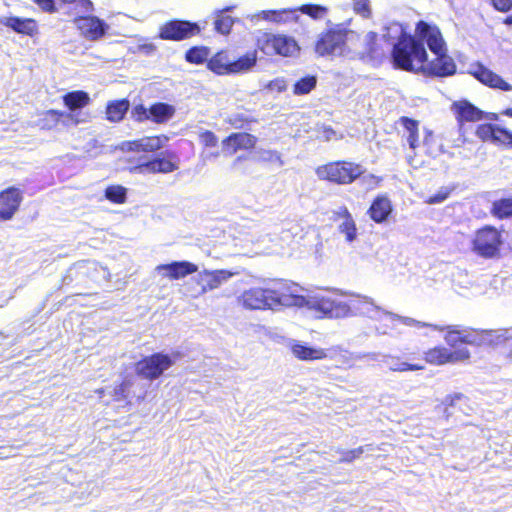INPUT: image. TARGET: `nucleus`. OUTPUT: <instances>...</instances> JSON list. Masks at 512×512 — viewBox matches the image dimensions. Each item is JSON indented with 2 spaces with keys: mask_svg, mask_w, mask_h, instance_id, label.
Masks as SVG:
<instances>
[{
  "mask_svg": "<svg viewBox=\"0 0 512 512\" xmlns=\"http://www.w3.org/2000/svg\"><path fill=\"white\" fill-rule=\"evenodd\" d=\"M418 36L425 40L429 50L435 57L420 66V73L429 77H449L456 73L457 66L454 59L448 55L447 45L441 30L437 25L420 20L415 25Z\"/></svg>",
  "mask_w": 512,
  "mask_h": 512,
  "instance_id": "f257e3e1",
  "label": "nucleus"
},
{
  "mask_svg": "<svg viewBox=\"0 0 512 512\" xmlns=\"http://www.w3.org/2000/svg\"><path fill=\"white\" fill-rule=\"evenodd\" d=\"M239 305L246 310H269L277 307H302L305 297L291 291L285 282H277L271 287H250L237 298Z\"/></svg>",
  "mask_w": 512,
  "mask_h": 512,
  "instance_id": "f03ea898",
  "label": "nucleus"
},
{
  "mask_svg": "<svg viewBox=\"0 0 512 512\" xmlns=\"http://www.w3.org/2000/svg\"><path fill=\"white\" fill-rule=\"evenodd\" d=\"M416 327H431L434 330L445 331L444 340L450 348H456L459 344L471 346H497L504 343L507 338L493 329H476L471 327L460 328L456 325L438 327L428 323L412 320Z\"/></svg>",
  "mask_w": 512,
  "mask_h": 512,
  "instance_id": "7ed1b4c3",
  "label": "nucleus"
},
{
  "mask_svg": "<svg viewBox=\"0 0 512 512\" xmlns=\"http://www.w3.org/2000/svg\"><path fill=\"white\" fill-rule=\"evenodd\" d=\"M424 43L425 40L416 33H401L390 54L393 67L406 72L420 73V66L428 57Z\"/></svg>",
  "mask_w": 512,
  "mask_h": 512,
  "instance_id": "20e7f679",
  "label": "nucleus"
},
{
  "mask_svg": "<svg viewBox=\"0 0 512 512\" xmlns=\"http://www.w3.org/2000/svg\"><path fill=\"white\" fill-rule=\"evenodd\" d=\"M257 63L256 50L235 57L229 49H221L207 61V69L216 75H236L249 71Z\"/></svg>",
  "mask_w": 512,
  "mask_h": 512,
  "instance_id": "39448f33",
  "label": "nucleus"
},
{
  "mask_svg": "<svg viewBox=\"0 0 512 512\" xmlns=\"http://www.w3.org/2000/svg\"><path fill=\"white\" fill-rule=\"evenodd\" d=\"M361 164L354 161L341 159L329 161L325 164L319 165L315 169L317 177L328 183L335 185L345 186L351 185L359 180L364 173Z\"/></svg>",
  "mask_w": 512,
  "mask_h": 512,
  "instance_id": "423d86ee",
  "label": "nucleus"
},
{
  "mask_svg": "<svg viewBox=\"0 0 512 512\" xmlns=\"http://www.w3.org/2000/svg\"><path fill=\"white\" fill-rule=\"evenodd\" d=\"M504 229L485 224L476 229L471 239V250L484 259L496 258L504 245Z\"/></svg>",
  "mask_w": 512,
  "mask_h": 512,
  "instance_id": "0eeeda50",
  "label": "nucleus"
},
{
  "mask_svg": "<svg viewBox=\"0 0 512 512\" xmlns=\"http://www.w3.org/2000/svg\"><path fill=\"white\" fill-rule=\"evenodd\" d=\"M349 30L334 25L323 30L315 44L314 51L320 57L342 56L347 52Z\"/></svg>",
  "mask_w": 512,
  "mask_h": 512,
  "instance_id": "6e6552de",
  "label": "nucleus"
},
{
  "mask_svg": "<svg viewBox=\"0 0 512 512\" xmlns=\"http://www.w3.org/2000/svg\"><path fill=\"white\" fill-rule=\"evenodd\" d=\"M256 51L259 50L266 56L291 57L299 52L297 41L285 34L271 32L261 33L255 40Z\"/></svg>",
  "mask_w": 512,
  "mask_h": 512,
  "instance_id": "1a4fd4ad",
  "label": "nucleus"
},
{
  "mask_svg": "<svg viewBox=\"0 0 512 512\" xmlns=\"http://www.w3.org/2000/svg\"><path fill=\"white\" fill-rule=\"evenodd\" d=\"M128 162V171L132 174H170L179 169V158L175 152H166L145 161L128 159Z\"/></svg>",
  "mask_w": 512,
  "mask_h": 512,
  "instance_id": "9d476101",
  "label": "nucleus"
},
{
  "mask_svg": "<svg viewBox=\"0 0 512 512\" xmlns=\"http://www.w3.org/2000/svg\"><path fill=\"white\" fill-rule=\"evenodd\" d=\"M451 110L455 116L459 137L455 141L456 147H465L472 144V140L466 135V122H478L484 118V112L466 99L454 101Z\"/></svg>",
  "mask_w": 512,
  "mask_h": 512,
  "instance_id": "9b49d317",
  "label": "nucleus"
},
{
  "mask_svg": "<svg viewBox=\"0 0 512 512\" xmlns=\"http://www.w3.org/2000/svg\"><path fill=\"white\" fill-rule=\"evenodd\" d=\"M232 275L227 270H203L190 280L186 291L191 298H198L208 291L219 288Z\"/></svg>",
  "mask_w": 512,
  "mask_h": 512,
  "instance_id": "f8f14e48",
  "label": "nucleus"
},
{
  "mask_svg": "<svg viewBox=\"0 0 512 512\" xmlns=\"http://www.w3.org/2000/svg\"><path fill=\"white\" fill-rule=\"evenodd\" d=\"M174 364L173 359L161 352L145 356L136 363V374L148 381H154Z\"/></svg>",
  "mask_w": 512,
  "mask_h": 512,
  "instance_id": "ddd939ff",
  "label": "nucleus"
},
{
  "mask_svg": "<svg viewBox=\"0 0 512 512\" xmlns=\"http://www.w3.org/2000/svg\"><path fill=\"white\" fill-rule=\"evenodd\" d=\"M471 358V353L467 348H457L451 350L443 345H436L428 348L423 353L424 364L431 366H443L465 362Z\"/></svg>",
  "mask_w": 512,
  "mask_h": 512,
  "instance_id": "4468645a",
  "label": "nucleus"
},
{
  "mask_svg": "<svg viewBox=\"0 0 512 512\" xmlns=\"http://www.w3.org/2000/svg\"><path fill=\"white\" fill-rule=\"evenodd\" d=\"M309 307L326 318H345L352 315L348 303L334 299L330 296H316L311 301H306Z\"/></svg>",
  "mask_w": 512,
  "mask_h": 512,
  "instance_id": "2eb2a0df",
  "label": "nucleus"
},
{
  "mask_svg": "<svg viewBox=\"0 0 512 512\" xmlns=\"http://www.w3.org/2000/svg\"><path fill=\"white\" fill-rule=\"evenodd\" d=\"M200 33L197 23L186 20H170L164 23L159 31V38L162 40L182 41L196 36Z\"/></svg>",
  "mask_w": 512,
  "mask_h": 512,
  "instance_id": "dca6fc26",
  "label": "nucleus"
},
{
  "mask_svg": "<svg viewBox=\"0 0 512 512\" xmlns=\"http://www.w3.org/2000/svg\"><path fill=\"white\" fill-rule=\"evenodd\" d=\"M169 137L165 134L143 136L140 138L126 140L120 144V149L127 153H150L160 151L168 142Z\"/></svg>",
  "mask_w": 512,
  "mask_h": 512,
  "instance_id": "f3484780",
  "label": "nucleus"
},
{
  "mask_svg": "<svg viewBox=\"0 0 512 512\" xmlns=\"http://www.w3.org/2000/svg\"><path fill=\"white\" fill-rule=\"evenodd\" d=\"M468 74L488 88L501 91H512V85L510 83L480 61L470 64Z\"/></svg>",
  "mask_w": 512,
  "mask_h": 512,
  "instance_id": "a211bd4d",
  "label": "nucleus"
},
{
  "mask_svg": "<svg viewBox=\"0 0 512 512\" xmlns=\"http://www.w3.org/2000/svg\"><path fill=\"white\" fill-rule=\"evenodd\" d=\"M258 138L248 132H233L222 139L225 155H233L239 150L252 151L256 148Z\"/></svg>",
  "mask_w": 512,
  "mask_h": 512,
  "instance_id": "6ab92c4d",
  "label": "nucleus"
},
{
  "mask_svg": "<svg viewBox=\"0 0 512 512\" xmlns=\"http://www.w3.org/2000/svg\"><path fill=\"white\" fill-rule=\"evenodd\" d=\"M23 200L22 191L10 186L0 191V222L11 220L18 211Z\"/></svg>",
  "mask_w": 512,
  "mask_h": 512,
  "instance_id": "aec40b11",
  "label": "nucleus"
},
{
  "mask_svg": "<svg viewBox=\"0 0 512 512\" xmlns=\"http://www.w3.org/2000/svg\"><path fill=\"white\" fill-rule=\"evenodd\" d=\"M156 270L161 273V276L170 281L183 279L198 271V266L190 261H173L167 264H160Z\"/></svg>",
  "mask_w": 512,
  "mask_h": 512,
  "instance_id": "412c9836",
  "label": "nucleus"
},
{
  "mask_svg": "<svg viewBox=\"0 0 512 512\" xmlns=\"http://www.w3.org/2000/svg\"><path fill=\"white\" fill-rule=\"evenodd\" d=\"M394 211L391 199L385 193L376 195L367 210L368 217L376 224L387 222Z\"/></svg>",
  "mask_w": 512,
  "mask_h": 512,
  "instance_id": "4be33fe9",
  "label": "nucleus"
},
{
  "mask_svg": "<svg viewBox=\"0 0 512 512\" xmlns=\"http://www.w3.org/2000/svg\"><path fill=\"white\" fill-rule=\"evenodd\" d=\"M75 23L81 34L91 41L102 38L108 29V25L103 20L91 15L77 17Z\"/></svg>",
  "mask_w": 512,
  "mask_h": 512,
  "instance_id": "5701e85b",
  "label": "nucleus"
},
{
  "mask_svg": "<svg viewBox=\"0 0 512 512\" xmlns=\"http://www.w3.org/2000/svg\"><path fill=\"white\" fill-rule=\"evenodd\" d=\"M387 363L393 372L419 371L425 368L423 356H419L416 352L406 353L405 360H402L400 356L389 355Z\"/></svg>",
  "mask_w": 512,
  "mask_h": 512,
  "instance_id": "b1692460",
  "label": "nucleus"
},
{
  "mask_svg": "<svg viewBox=\"0 0 512 512\" xmlns=\"http://www.w3.org/2000/svg\"><path fill=\"white\" fill-rule=\"evenodd\" d=\"M386 53L379 44V35L375 31H369L365 36V46L360 59L369 61L373 64H381L385 59Z\"/></svg>",
  "mask_w": 512,
  "mask_h": 512,
  "instance_id": "393cba45",
  "label": "nucleus"
},
{
  "mask_svg": "<svg viewBox=\"0 0 512 512\" xmlns=\"http://www.w3.org/2000/svg\"><path fill=\"white\" fill-rule=\"evenodd\" d=\"M0 23L21 35L35 37L39 34L38 22L33 18L10 16L2 19Z\"/></svg>",
  "mask_w": 512,
  "mask_h": 512,
  "instance_id": "a878e982",
  "label": "nucleus"
},
{
  "mask_svg": "<svg viewBox=\"0 0 512 512\" xmlns=\"http://www.w3.org/2000/svg\"><path fill=\"white\" fill-rule=\"evenodd\" d=\"M41 128L45 130H51L55 128L60 122L64 124H73L78 125L83 122L82 119L78 117L77 114L66 113L64 111L50 109L43 113V117L41 118Z\"/></svg>",
  "mask_w": 512,
  "mask_h": 512,
  "instance_id": "bb28decb",
  "label": "nucleus"
},
{
  "mask_svg": "<svg viewBox=\"0 0 512 512\" xmlns=\"http://www.w3.org/2000/svg\"><path fill=\"white\" fill-rule=\"evenodd\" d=\"M335 221L342 220L338 226V231L345 236L347 242H353L357 238V226L352 214L346 206L340 207L333 214Z\"/></svg>",
  "mask_w": 512,
  "mask_h": 512,
  "instance_id": "cd10ccee",
  "label": "nucleus"
},
{
  "mask_svg": "<svg viewBox=\"0 0 512 512\" xmlns=\"http://www.w3.org/2000/svg\"><path fill=\"white\" fill-rule=\"evenodd\" d=\"M290 350L293 356L301 361L322 360L328 357L325 349L313 348L298 341L291 344Z\"/></svg>",
  "mask_w": 512,
  "mask_h": 512,
  "instance_id": "c85d7f7f",
  "label": "nucleus"
},
{
  "mask_svg": "<svg viewBox=\"0 0 512 512\" xmlns=\"http://www.w3.org/2000/svg\"><path fill=\"white\" fill-rule=\"evenodd\" d=\"M62 101L64 106L69 110L68 113L75 114V111L88 106L91 103V98L86 91L74 90L64 94Z\"/></svg>",
  "mask_w": 512,
  "mask_h": 512,
  "instance_id": "c756f323",
  "label": "nucleus"
},
{
  "mask_svg": "<svg viewBox=\"0 0 512 512\" xmlns=\"http://www.w3.org/2000/svg\"><path fill=\"white\" fill-rule=\"evenodd\" d=\"M130 108L127 98L108 101L105 109V118L111 123L122 121Z\"/></svg>",
  "mask_w": 512,
  "mask_h": 512,
  "instance_id": "7c9ffc66",
  "label": "nucleus"
},
{
  "mask_svg": "<svg viewBox=\"0 0 512 512\" xmlns=\"http://www.w3.org/2000/svg\"><path fill=\"white\" fill-rule=\"evenodd\" d=\"M176 109L166 102H155L149 107L150 121L155 124H165L175 115Z\"/></svg>",
  "mask_w": 512,
  "mask_h": 512,
  "instance_id": "2f4dec72",
  "label": "nucleus"
},
{
  "mask_svg": "<svg viewBox=\"0 0 512 512\" xmlns=\"http://www.w3.org/2000/svg\"><path fill=\"white\" fill-rule=\"evenodd\" d=\"M133 386V380L126 378L123 379L119 384L115 385L112 391V398L115 402H124L127 405L132 403L131 399V388ZM137 403L142 402L145 399V393L134 396Z\"/></svg>",
  "mask_w": 512,
  "mask_h": 512,
  "instance_id": "473e14b6",
  "label": "nucleus"
},
{
  "mask_svg": "<svg viewBox=\"0 0 512 512\" xmlns=\"http://www.w3.org/2000/svg\"><path fill=\"white\" fill-rule=\"evenodd\" d=\"M236 6H227L215 13L214 29L220 34L228 35L234 25V18L227 14V12L233 10Z\"/></svg>",
  "mask_w": 512,
  "mask_h": 512,
  "instance_id": "72a5a7b5",
  "label": "nucleus"
},
{
  "mask_svg": "<svg viewBox=\"0 0 512 512\" xmlns=\"http://www.w3.org/2000/svg\"><path fill=\"white\" fill-rule=\"evenodd\" d=\"M490 213L498 220L512 218V197H502L493 201Z\"/></svg>",
  "mask_w": 512,
  "mask_h": 512,
  "instance_id": "f704fd0d",
  "label": "nucleus"
},
{
  "mask_svg": "<svg viewBox=\"0 0 512 512\" xmlns=\"http://www.w3.org/2000/svg\"><path fill=\"white\" fill-rule=\"evenodd\" d=\"M399 122L408 132L409 147L415 150L419 146V122L407 116H401Z\"/></svg>",
  "mask_w": 512,
  "mask_h": 512,
  "instance_id": "c9c22d12",
  "label": "nucleus"
},
{
  "mask_svg": "<svg viewBox=\"0 0 512 512\" xmlns=\"http://www.w3.org/2000/svg\"><path fill=\"white\" fill-rule=\"evenodd\" d=\"M209 55L210 49L207 46H193L185 52V60L193 65L207 64Z\"/></svg>",
  "mask_w": 512,
  "mask_h": 512,
  "instance_id": "e433bc0d",
  "label": "nucleus"
},
{
  "mask_svg": "<svg viewBox=\"0 0 512 512\" xmlns=\"http://www.w3.org/2000/svg\"><path fill=\"white\" fill-rule=\"evenodd\" d=\"M316 85L317 77L315 75H306L294 83L292 92L294 95H306L314 90Z\"/></svg>",
  "mask_w": 512,
  "mask_h": 512,
  "instance_id": "4c0bfd02",
  "label": "nucleus"
},
{
  "mask_svg": "<svg viewBox=\"0 0 512 512\" xmlns=\"http://www.w3.org/2000/svg\"><path fill=\"white\" fill-rule=\"evenodd\" d=\"M257 119L254 117L247 116L243 113H235L227 116L225 119V123L228 124L231 128L241 130L245 129L250 124L256 123Z\"/></svg>",
  "mask_w": 512,
  "mask_h": 512,
  "instance_id": "58836bf2",
  "label": "nucleus"
},
{
  "mask_svg": "<svg viewBox=\"0 0 512 512\" xmlns=\"http://www.w3.org/2000/svg\"><path fill=\"white\" fill-rule=\"evenodd\" d=\"M105 198L114 204H123L127 200V189L121 185H110L104 191Z\"/></svg>",
  "mask_w": 512,
  "mask_h": 512,
  "instance_id": "ea45409f",
  "label": "nucleus"
},
{
  "mask_svg": "<svg viewBox=\"0 0 512 512\" xmlns=\"http://www.w3.org/2000/svg\"><path fill=\"white\" fill-rule=\"evenodd\" d=\"M496 124L481 123L475 129V135L482 142H491L494 144Z\"/></svg>",
  "mask_w": 512,
  "mask_h": 512,
  "instance_id": "a19ab883",
  "label": "nucleus"
},
{
  "mask_svg": "<svg viewBox=\"0 0 512 512\" xmlns=\"http://www.w3.org/2000/svg\"><path fill=\"white\" fill-rule=\"evenodd\" d=\"M494 144L512 149V131L496 125Z\"/></svg>",
  "mask_w": 512,
  "mask_h": 512,
  "instance_id": "79ce46f5",
  "label": "nucleus"
},
{
  "mask_svg": "<svg viewBox=\"0 0 512 512\" xmlns=\"http://www.w3.org/2000/svg\"><path fill=\"white\" fill-rule=\"evenodd\" d=\"M257 161L262 164L283 165L281 154L276 150L259 151Z\"/></svg>",
  "mask_w": 512,
  "mask_h": 512,
  "instance_id": "37998d69",
  "label": "nucleus"
},
{
  "mask_svg": "<svg viewBox=\"0 0 512 512\" xmlns=\"http://www.w3.org/2000/svg\"><path fill=\"white\" fill-rule=\"evenodd\" d=\"M301 13L313 19H320L327 14V8L319 4H303L298 9Z\"/></svg>",
  "mask_w": 512,
  "mask_h": 512,
  "instance_id": "c03bdc74",
  "label": "nucleus"
},
{
  "mask_svg": "<svg viewBox=\"0 0 512 512\" xmlns=\"http://www.w3.org/2000/svg\"><path fill=\"white\" fill-rule=\"evenodd\" d=\"M453 190L452 187H441L436 193L428 196L424 202L429 205L442 203L450 197Z\"/></svg>",
  "mask_w": 512,
  "mask_h": 512,
  "instance_id": "a18cd8bd",
  "label": "nucleus"
},
{
  "mask_svg": "<svg viewBox=\"0 0 512 512\" xmlns=\"http://www.w3.org/2000/svg\"><path fill=\"white\" fill-rule=\"evenodd\" d=\"M352 9L355 14L364 19H369L372 16L369 0H352Z\"/></svg>",
  "mask_w": 512,
  "mask_h": 512,
  "instance_id": "49530a36",
  "label": "nucleus"
},
{
  "mask_svg": "<svg viewBox=\"0 0 512 512\" xmlns=\"http://www.w3.org/2000/svg\"><path fill=\"white\" fill-rule=\"evenodd\" d=\"M199 141L204 148H214L218 145V137L211 130H203L198 135Z\"/></svg>",
  "mask_w": 512,
  "mask_h": 512,
  "instance_id": "de8ad7c7",
  "label": "nucleus"
},
{
  "mask_svg": "<svg viewBox=\"0 0 512 512\" xmlns=\"http://www.w3.org/2000/svg\"><path fill=\"white\" fill-rule=\"evenodd\" d=\"M131 117L137 123L150 121L149 107L147 108L143 104L135 105L131 110Z\"/></svg>",
  "mask_w": 512,
  "mask_h": 512,
  "instance_id": "09e8293b",
  "label": "nucleus"
},
{
  "mask_svg": "<svg viewBox=\"0 0 512 512\" xmlns=\"http://www.w3.org/2000/svg\"><path fill=\"white\" fill-rule=\"evenodd\" d=\"M288 13H292V10H265L262 11V18L267 21L281 23L285 20L284 15Z\"/></svg>",
  "mask_w": 512,
  "mask_h": 512,
  "instance_id": "8fccbe9b",
  "label": "nucleus"
},
{
  "mask_svg": "<svg viewBox=\"0 0 512 512\" xmlns=\"http://www.w3.org/2000/svg\"><path fill=\"white\" fill-rule=\"evenodd\" d=\"M364 451H365L364 446H359L355 449L342 451L339 462L340 463H352L356 459L360 458V456L364 453Z\"/></svg>",
  "mask_w": 512,
  "mask_h": 512,
  "instance_id": "3c124183",
  "label": "nucleus"
},
{
  "mask_svg": "<svg viewBox=\"0 0 512 512\" xmlns=\"http://www.w3.org/2000/svg\"><path fill=\"white\" fill-rule=\"evenodd\" d=\"M362 180V183L364 184L365 188L367 190H374L381 186L383 182V177L375 174H362V177L360 178Z\"/></svg>",
  "mask_w": 512,
  "mask_h": 512,
  "instance_id": "603ef678",
  "label": "nucleus"
},
{
  "mask_svg": "<svg viewBox=\"0 0 512 512\" xmlns=\"http://www.w3.org/2000/svg\"><path fill=\"white\" fill-rule=\"evenodd\" d=\"M43 12L54 13L57 11L54 0H32Z\"/></svg>",
  "mask_w": 512,
  "mask_h": 512,
  "instance_id": "864d4df0",
  "label": "nucleus"
},
{
  "mask_svg": "<svg viewBox=\"0 0 512 512\" xmlns=\"http://www.w3.org/2000/svg\"><path fill=\"white\" fill-rule=\"evenodd\" d=\"M267 87L272 91L281 93L287 89V83L283 78H277V79L271 80L268 83Z\"/></svg>",
  "mask_w": 512,
  "mask_h": 512,
  "instance_id": "5fc2aeb1",
  "label": "nucleus"
},
{
  "mask_svg": "<svg viewBox=\"0 0 512 512\" xmlns=\"http://www.w3.org/2000/svg\"><path fill=\"white\" fill-rule=\"evenodd\" d=\"M491 3L500 12H508L512 9V0H491Z\"/></svg>",
  "mask_w": 512,
  "mask_h": 512,
  "instance_id": "6e6d98bb",
  "label": "nucleus"
},
{
  "mask_svg": "<svg viewBox=\"0 0 512 512\" xmlns=\"http://www.w3.org/2000/svg\"><path fill=\"white\" fill-rule=\"evenodd\" d=\"M66 4L79 3L84 9L90 10L92 8V2L90 0H61Z\"/></svg>",
  "mask_w": 512,
  "mask_h": 512,
  "instance_id": "4d7b16f0",
  "label": "nucleus"
},
{
  "mask_svg": "<svg viewBox=\"0 0 512 512\" xmlns=\"http://www.w3.org/2000/svg\"><path fill=\"white\" fill-rule=\"evenodd\" d=\"M463 398V394L456 393L453 395H448L445 399V402L449 406H453L457 400H461Z\"/></svg>",
  "mask_w": 512,
  "mask_h": 512,
  "instance_id": "13d9d810",
  "label": "nucleus"
},
{
  "mask_svg": "<svg viewBox=\"0 0 512 512\" xmlns=\"http://www.w3.org/2000/svg\"><path fill=\"white\" fill-rule=\"evenodd\" d=\"M501 115L512 118V107L502 110Z\"/></svg>",
  "mask_w": 512,
  "mask_h": 512,
  "instance_id": "bf43d9fd",
  "label": "nucleus"
},
{
  "mask_svg": "<svg viewBox=\"0 0 512 512\" xmlns=\"http://www.w3.org/2000/svg\"><path fill=\"white\" fill-rule=\"evenodd\" d=\"M246 159H247V157L245 155H239L233 161V165L235 166L236 164H238V163H240L242 161H245Z\"/></svg>",
  "mask_w": 512,
  "mask_h": 512,
  "instance_id": "052dcab7",
  "label": "nucleus"
},
{
  "mask_svg": "<svg viewBox=\"0 0 512 512\" xmlns=\"http://www.w3.org/2000/svg\"><path fill=\"white\" fill-rule=\"evenodd\" d=\"M503 22L507 25H512V14L507 16Z\"/></svg>",
  "mask_w": 512,
  "mask_h": 512,
  "instance_id": "680f3d73",
  "label": "nucleus"
},
{
  "mask_svg": "<svg viewBox=\"0 0 512 512\" xmlns=\"http://www.w3.org/2000/svg\"><path fill=\"white\" fill-rule=\"evenodd\" d=\"M97 393H98L99 395H102V394L104 393V389H103V388L98 389V390H97Z\"/></svg>",
  "mask_w": 512,
  "mask_h": 512,
  "instance_id": "e2e57ef3",
  "label": "nucleus"
},
{
  "mask_svg": "<svg viewBox=\"0 0 512 512\" xmlns=\"http://www.w3.org/2000/svg\"><path fill=\"white\" fill-rule=\"evenodd\" d=\"M214 157H218L219 156V152H215L212 154Z\"/></svg>",
  "mask_w": 512,
  "mask_h": 512,
  "instance_id": "0e129e2a",
  "label": "nucleus"
}]
</instances>
